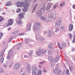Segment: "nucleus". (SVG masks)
Instances as JSON below:
<instances>
[{
  "label": "nucleus",
  "instance_id": "f257e3e1",
  "mask_svg": "<svg viewBox=\"0 0 75 75\" xmlns=\"http://www.w3.org/2000/svg\"><path fill=\"white\" fill-rule=\"evenodd\" d=\"M57 15H55L54 16V14L53 13H49L47 16V18L45 17V16H42L40 18V19L42 20L43 21H45L46 22H50L51 21L50 19H53V20H55L57 18Z\"/></svg>",
  "mask_w": 75,
  "mask_h": 75
},
{
  "label": "nucleus",
  "instance_id": "f03ea898",
  "mask_svg": "<svg viewBox=\"0 0 75 75\" xmlns=\"http://www.w3.org/2000/svg\"><path fill=\"white\" fill-rule=\"evenodd\" d=\"M49 59L50 61V64L51 65V68H54L55 66V62H57L59 60V57H57L55 58V60L53 59V58L52 56H50L49 57Z\"/></svg>",
  "mask_w": 75,
  "mask_h": 75
},
{
  "label": "nucleus",
  "instance_id": "7ed1b4c3",
  "mask_svg": "<svg viewBox=\"0 0 75 75\" xmlns=\"http://www.w3.org/2000/svg\"><path fill=\"white\" fill-rule=\"evenodd\" d=\"M47 50L39 48L37 50L36 52V54L37 56L40 57V55H42V54H45L47 52Z\"/></svg>",
  "mask_w": 75,
  "mask_h": 75
},
{
  "label": "nucleus",
  "instance_id": "20e7f679",
  "mask_svg": "<svg viewBox=\"0 0 75 75\" xmlns=\"http://www.w3.org/2000/svg\"><path fill=\"white\" fill-rule=\"evenodd\" d=\"M41 23L37 22H34L33 27V29L34 30L38 31V30L41 28Z\"/></svg>",
  "mask_w": 75,
  "mask_h": 75
},
{
  "label": "nucleus",
  "instance_id": "39448f33",
  "mask_svg": "<svg viewBox=\"0 0 75 75\" xmlns=\"http://www.w3.org/2000/svg\"><path fill=\"white\" fill-rule=\"evenodd\" d=\"M45 6H43L41 8V10H38L37 11V15L38 16V17L40 18L41 16H42V11H45Z\"/></svg>",
  "mask_w": 75,
  "mask_h": 75
},
{
  "label": "nucleus",
  "instance_id": "423d86ee",
  "mask_svg": "<svg viewBox=\"0 0 75 75\" xmlns=\"http://www.w3.org/2000/svg\"><path fill=\"white\" fill-rule=\"evenodd\" d=\"M30 4L28 3H25L23 5V7L24 8L22 9V11L23 12H26L28 11V8L29 7Z\"/></svg>",
  "mask_w": 75,
  "mask_h": 75
},
{
  "label": "nucleus",
  "instance_id": "0eeeda50",
  "mask_svg": "<svg viewBox=\"0 0 75 75\" xmlns=\"http://www.w3.org/2000/svg\"><path fill=\"white\" fill-rule=\"evenodd\" d=\"M60 50H62L63 48L66 47V43L63 42H60L57 44Z\"/></svg>",
  "mask_w": 75,
  "mask_h": 75
},
{
  "label": "nucleus",
  "instance_id": "6e6552de",
  "mask_svg": "<svg viewBox=\"0 0 75 75\" xmlns=\"http://www.w3.org/2000/svg\"><path fill=\"white\" fill-rule=\"evenodd\" d=\"M60 18H59L58 19V20H57L56 22L55 23V25L57 27V28H58V27H59V25L61 24V23H62V21L61 20H59V19H60Z\"/></svg>",
  "mask_w": 75,
  "mask_h": 75
},
{
  "label": "nucleus",
  "instance_id": "1a4fd4ad",
  "mask_svg": "<svg viewBox=\"0 0 75 75\" xmlns=\"http://www.w3.org/2000/svg\"><path fill=\"white\" fill-rule=\"evenodd\" d=\"M13 51L10 50L8 52V56L6 58L7 59L9 60V59H10L13 57Z\"/></svg>",
  "mask_w": 75,
  "mask_h": 75
},
{
  "label": "nucleus",
  "instance_id": "9d476101",
  "mask_svg": "<svg viewBox=\"0 0 75 75\" xmlns=\"http://www.w3.org/2000/svg\"><path fill=\"white\" fill-rule=\"evenodd\" d=\"M37 69V68L34 67H32L31 70L32 71V75H37V72L36 71Z\"/></svg>",
  "mask_w": 75,
  "mask_h": 75
},
{
  "label": "nucleus",
  "instance_id": "9b49d317",
  "mask_svg": "<svg viewBox=\"0 0 75 75\" xmlns=\"http://www.w3.org/2000/svg\"><path fill=\"white\" fill-rule=\"evenodd\" d=\"M13 19H10L8 20V23L7 25V26L8 27L9 26V25H12L13 23Z\"/></svg>",
  "mask_w": 75,
  "mask_h": 75
},
{
  "label": "nucleus",
  "instance_id": "f8f14e48",
  "mask_svg": "<svg viewBox=\"0 0 75 75\" xmlns=\"http://www.w3.org/2000/svg\"><path fill=\"white\" fill-rule=\"evenodd\" d=\"M36 40H40V41H43V40H44V38H43L42 36H40L38 37V36H37V35H36Z\"/></svg>",
  "mask_w": 75,
  "mask_h": 75
},
{
  "label": "nucleus",
  "instance_id": "ddd939ff",
  "mask_svg": "<svg viewBox=\"0 0 75 75\" xmlns=\"http://www.w3.org/2000/svg\"><path fill=\"white\" fill-rule=\"evenodd\" d=\"M74 26L72 24H70L69 25V31L70 32H71L74 28Z\"/></svg>",
  "mask_w": 75,
  "mask_h": 75
},
{
  "label": "nucleus",
  "instance_id": "4468645a",
  "mask_svg": "<svg viewBox=\"0 0 75 75\" xmlns=\"http://www.w3.org/2000/svg\"><path fill=\"white\" fill-rule=\"evenodd\" d=\"M23 5H24L23 2H20V1H19L17 2V7H22Z\"/></svg>",
  "mask_w": 75,
  "mask_h": 75
},
{
  "label": "nucleus",
  "instance_id": "2eb2a0df",
  "mask_svg": "<svg viewBox=\"0 0 75 75\" xmlns=\"http://www.w3.org/2000/svg\"><path fill=\"white\" fill-rule=\"evenodd\" d=\"M21 64L20 63H17L14 66V69H18V68L20 67Z\"/></svg>",
  "mask_w": 75,
  "mask_h": 75
},
{
  "label": "nucleus",
  "instance_id": "dca6fc26",
  "mask_svg": "<svg viewBox=\"0 0 75 75\" xmlns=\"http://www.w3.org/2000/svg\"><path fill=\"white\" fill-rule=\"evenodd\" d=\"M51 3H49L47 6L46 10L47 11H48V10H50V8H51Z\"/></svg>",
  "mask_w": 75,
  "mask_h": 75
},
{
  "label": "nucleus",
  "instance_id": "f3484780",
  "mask_svg": "<svg viewBox=\"0 0 75 75\" xmlns=\"http://www.w3.org/2000/svg\"><path fill=\"white\" fill-rule=\"evenodd\" d=\"M18 16L19 17L18 18L19 19V20H21V19H23V18L24 17V14L23 13H20L18 15Z\"/></svg>",
  "mask_w": 75,
  "mask_h": 75
},
{
  "label": "nucleus",
  "instance_id": "a211bd4d",
  "mask_svg": "<svg viewBox=\"0 0 75 75\" xmlns=\"http://www.w3.org/2000/svg\"><path fill=\"white\" fill-rule=\"evenodd\" d=\"M18 44V45L17 46L16 48L17 50H19L21 48V44L19 43Z\"/></svg>",
  "mask_w": 75,
  "mask_h": 75
},
{
  "label": "nucleus",
  "instance_id": "6ab92c4d",
  "mask_svg": "<svg viewBox=\"0 0 75 75\" xmlns=\"http://www.w3.org/2000/svg\"><path fill=\"white\" fill-rule=\"evenodd\" d=\"M30 41V39L29 38H26L25 39V44H28V43Z\"/></svg>",
  "mask_w": 75,
  "mask_h": 75
},
{
  "label": "nucleus",
  "instance_id": "aec40b11",
  "mask_svg": "<svg viewBox=\"0 0 75 75\" xmlns=\"http://www.w3.org/2000/svg\"><path fill=\"white\" fill-rule=\"evenodd\" d=\"M22 21L21 20H19L18 21H16V23L17 24L21 25L22 23Z\"/></svg>",
  "mask_w": 75,
  "mask_h": 75
},
{
  "label": "nucleus",
  "instance_id": "412c9836",
  "mask_svg": "<svg viewBox=\"0 0 75 75\" xmlns=\"http://www.w3.org/2000/svg\"><path fill=\"white\" fill-rule=\"evenodd\" d=\"M48 47L50 49H52V48H54V47H53V45L52 43L50 44L48 46Z\"/></svg>",
  "mask_w": 75,
  "mask_h": 75
},
{
  "label": "nucleus",
  "instance_id": "4be33fe9",
  "mask_svg": "<svg viewBox=\"0 0 75 75\" xmlns=\"http://www.w3.org/2000/svg\"><path fill=\"white\" fill-rule=\"evenodd\" d=\"M31 24L29 23L28 24V27L27 28V31H29L30 30V29L31 28Z\"/></svg>",
  "mask_w": 75,
  "mask_h": 75
},
{
  "label": "nucleus",
  "instance_id": "5701e85b",
  "mask_svg": "<svg viewBox=\"0 0 75 75\" xmlns=\"http://www.w3.org/2000/svg\"><path fill=\"white\" fill-rule=\"evenodd\" d=\"M48 35L49 37H51V35H52V33H51V31L50 30H49L48 31Z\"/></svg>",
  "mask_w": 75,
  "mask_h": 75
},
{
  "label": "nucleus",
  "instance_id": "b1692460",
  "mask_svg": "<svg viewBox=\"0 0 75 75\" xmlns=\"http://www.w3.org/2000/svg\"><path fill=\"white\" fill-rule=\"evenodd\" d=\"M4 52V50H2L0 54V57H3V56Z\"/></svg>",
  "mask_w": 75,
  "mask_h": 75
},
{
  "label": "nucleus",
  "instance_id": "393cba45",
  "mask_svg": "<svg viewBox=\"0 0 75 75\" xmlns=\"http://www.w3.org/2000/svg\"><path fill=\"white\" fill-rule=\"evenodd\" d=\"M42 72V71L41 70H39L37 73V75H41Z\"/></svg>",
  "mask_w": 75,
  "mask_h": 75
},
{
  "label": "nucleus",
  "instance_id": "a878e982",
  "mask_svg": "<svg viewBox=\"0 0 75 75\" xmlns=\"http://www.w3.org/2000/svg\"><path fill=\"white\" fill-rule=\"evenodd\" d=\"M4 72V70L3 68H0V74L3 73Z\"/></svg>",
  "mask_w": 75,
  "mask_h": 75
},
{
  "label": "nucleus",
  "instance_id": "bb28decb",
  "mask_svg": "<svg viewBox=\"0 0 75 75\" xmlns=\"http://www.w3.org/2000/svg\"><path fill=\"white\" fill-rule=\"evenodd\" d=\"M37 5H38V4H37L34 6L33 9V11H35V9H36V7H37Z\"/></svg>",
  "mask_w": 75,
  "mask_h": 75
},
{
  "label": "nucleus",
  "instance_id": "cd10ccee",
  "mask_svg": "<svg viewBox=\"0 0 75 75\" xmlns=\"http://www.w3.org/2000/svg\"><path fill=\"white\" fill-rule=\"evenodd\" d=\"M34 51H31L29 53L28 55L29 56H32V54H33Z\"/></svg>",
  "mask_w": 75,
  "mask_h": 75
},
{
  "label": "nucleus",
  "instance_id": "c85d7f7f",
  "mask_svg": "<svg viewBox=\"0 0 75 75\" xmlns=\"http://www.w3.org/2000/svg\"><path fill=\"white\" fill-rule=\"evenodd\" d=\"M28 71V73H30L31 72V68H30V67H28L27 68Z\"/></svg>",
  "mask_w": 75,
  "mask_h": 75
},
{
  "label": "nucleus",
  "instance_id": "c756f323",
  "mask_svg": "<svg viewBox=\"0 0 75 75\" xmlns=\"http://www.w3.org/2000/svg\"><path fill=\"white\" fill-rule=\"evenodd\" d=\"M69 37L70 40H72V35L71 33L69 34Z\"/></svg>",
  "mask_w": 75,
  "mask_h": 75
},
{
  "label": "nucleus",
  "instance_id": "7c9ffc66",
  "mask_svg": "<svg viewBox=\"0 0 75 75\" xmlns=\"http://www.w3.org/2000/svg\"><path fill=\"white\" fill-rule=\"evenodd\" d=\"M59 68H56L53 71L54 73H56V72H57V71L58 70Z\"/></svg>",
  "mask_w": 75,
  "mask_h": 75
},
{
  "label": "nucleus",
  "instance_id": "2f4dec72",
  "mask_svg": "<svg viewBox=\"0 0 75 75\" xmlns=\"http://www.w3.org/2000/svg\"><path fill=\"white\" fill-rule=\"evenodd\" d=\"M61 70H58V72H57V74L58 75H60V74H61Z\"/></svg>",
  "mask_w": 75,
  "mask_h": 75
},
{
  "label": "nucleus",
  "instance_id": "473e14b6",
  "mask_svg": "<svg viewBox=\"0 0 75 75\" xmlns=\"http://www.w3.org/2000/svg\"><path fill=\"white\" fill-rule=\"evenodd\" d=\"M10 4H11V2H8L6 4V6H10Z\"/></svg>",
  "mask_w": 75,
  "mask_h": 75
},
{
  "label": "nucleus",
  "instance_id": "72a5a7b5",
  "mask_svg": "<svg viewBox=\"0 0 75 75\" xmlns=\"http://www.w3.org/2000/svg\"><path fill=\"white\" fill-rule=\"evenodd\" d=\"M3 20H4V18L3 17L0 16V23L1 21H3Z\"/></svg>",
  "mask_w": 75,
  "mask_h": 75
},
{
  "label": "nucleus",
  "instance_id": "f704fd0d",
  "mask_svg": "<svg viewBox=\"0 0 75 75\" xmlns=\"http://www.w3.org/2000/svg\"><path fill=\"white\" fill-rule=\"evenodd\" d=\"M0 61L1 62H3V61H4V57H2L0 59Z\"/></svg>",
  "mask_w": 75,
  "mask_h": 75
},
{
  "label": "nucleus",
  "instance_id": "c9c22d12",
  "mask_svg": "<svg viewBox=\"0 0 75 75\" xmlns=\"http://www.w3.org/2000/svg\"><path fill=\"white\" fill-rule=\"evenodd\" d=\"M58 6V4H57V5H54V6H53V8H54V9H55V8H57V6Z\"/></svg>",
  "mask_w": 75,
  "mask_h": 75
},
{
  "label": "nucleus",
  "instance_id": "e433bc0d",
  "mask_svg": "<svg viewBox=\"0 0 75 75\" xmlns=\"http://www.w3.org/2000/svg\"><path fill=\"white\" fill-rule=\"evenodd\" d=\"M13 37H10L8 40V42H11V40H12V39H13Z\"/></svg>",
  "mask_w": 75,
  "mask_h": 75
},
{
  "label": "nucleus",
  "instance_id": "4c0bfd02",
  "mask_svg": "<svg viewBox=\"0 0 75 75\" xmlns=\"http://www.w3.org/2000/svg\"><path fill=\"white\" fill-rule=\"evenodd\" d=\"M65 4V2H63L60 4V6L62 7V6H64Z\"/></svg>",
  "mask_w": 75,
  "mask_h": 75
},
{
  "label": "nucleus",
  "instance_id": "58836bf2",
  "mask_svg": "<svg viewBox=\"0 0 75 75\" xmlns=\"http://www.w3.org/2000/svg\"><path fill=\"white\" fill-rule=\"evenodd\" d=\"M59 31V29L58 28H56L55 30V33H58Z\"/></svg>",
  "mask_w": 75,
  "mask_h": 75
},
{
  "label": "nucleus",
  "instance_id": "ea45409f",
  "mask_svg": "<svg viewBox=\"0 0 75 75\" xmlns=\"http://www.w3.org/2000/svg\"><path fill=\"white\" fill-rule=\"evenodd\" d=\"M69 69L70 71H72L73 70V67L71 66H70L69 67Z\"/></svg>",
  "mask_w": 75,
  "mask_h": 75
},
{
  "label": "nucleus",
  "instance_id": "a19ab883",
  "mask_svg": "<svg viewBox=\"0 0 75 75\" xmlns=\"http://www.w3.org/2000/svg\"><path fill=\"white\" fill-rule=\"evenodd\" d=\"M24 35V34L23 33H19L18 34L19 36H21V35Z\"/></svg>",
  "mask_w": 75,
  "mask_h": 75
},
{
  "label": "nucleus",
  "instance_id": "79ce46f5",
  "mask_svg": "<svg viewBox=\"0 0 75 75\" xmlns=\"http://www.w3.org/2000/svg\"><path fill=\"white\" fill-rule=\"evenodd\" d=\"M21 11V9L18 8V10L16 11V12L17 13H20Z\"/></svg>",
  "mask_w": 75,
  "mask_h": 75
},
{
  "label": "nucleus",
  "instance_id": "37998d69",
  "mask_svg": "<svg viewBox=\"0 0 75 75\" xmlns=\"http://www.w3.org/2000/svg\"><path fill=\"white\" fill-rule=\"evenodd\" d=\"M52 53V52H51V51L50 50H48L47 52V53L48 54H51Z\"/></svg>",
  "mask_w": 75,
  "mask_h": 75
},
{
  "label": "nucleus",
  "instance_id": "c03bdc74",
  "mask_svg": "<svg viewBox=\"0 0 75 75\" xmlns=\"http://www.w3.org/2000/svg\"><path fill=\"white\" fill-rule=\"evenodd\" d=\"M3 34L2 33H0V40L1 39V38L2 37H3Z\"/></svg>",
  "mask_w": 75,
  "mask_h": 75
},
{
  "label": "nucleus",
  "instance_id": "a18cd8bd",
  "mask_svg": "<svg viewBox=\"0 0 75 75\" xmlns=\"http://www.w3.org/2000/svg\"><path fill=\"white\" fill-rule=\"evenodd\" d=\"M3 67H7V65L5 64H3Z\"/></svg>",
  "mask_w": 75,
  "mask_h": 75
},
{
  "label": "nucleus",
  "instance_id": "49530a36",
  "mask_svg": "<svg viewBox=\"0 0 75 75\" xmlns=\"http://www.w3.org/2000/svg\"><path fill=\"white\" fill-rule=\"evenodd\" d=\"M61 28L62 30H64L65 29V27L64 26H62L61 27Z\"/></svg>",
  "mask_w": 75,
  "mask_h": 75
},
{
  "label": "nucleus",
  "instance_id": "de8ad7c7",
  "mask_svg": "<svg viewBox=\"0 0 75 75\" xmlns=\"http://www.w3.org/2000/svg\"><path fill=\"white\" fill-rule=\"evenodd\" d=\"M45 61H44L43 62H40V64H41V65H42V64H44V63H45Z\"/></svg>",
  "mask_w": 75,
  "mask_h": 75
},
{
  "label": "nucleus",
  "instance_id": "09e8293b",
  "mask_svg": "<svg viewBox=\"0 0 75 75\" xmlns=\"http://www.w3.org/2000/svg\"><path fill=\"white\" fill-rule=\"evenodd\" d=\"M69 70H68V69H67L66 71V73L67 74H69Z\"/></svg>",
  "mask_w": 75,
  "mask_h": 75
},
{
  "label": "nucleus",
  "instance_id": "8fccbe9b",
  "mask_svg": "<svg viewBox=\"0 0 75 75\" xmlns=\"http://www.w3.org/2000/svg\"><path fill=\"white\" fill-rule=\"evenodd\" d=\"M72 42L73 43H75V39H73V40H72Z\"/></svg>",
  "mask_w": 75,
  "mask_h": 75
},
{
  "label": "nucleus",
  "instance_id": "3c124183",
  "mask_svg": "<svg viewBox=\"0 0 75 75\" xmlns=\"http://www.w3.org/2000/svg\"><path fill=\"white\" fill-rule=\"evenodd\" d=\"M24 57L25 58H28V56H27V55H25Z\"/></svg>",
  "mask_w": 75,
  "mask_h": 75
},
{
  "label": "nucleus",
  "instance_id": "603ef678",
  "mask_svg": "<svg viewBox=\"0 0 75 75\" xmlns=\"http://www.w3.org/2000/svg\"><path fill=\"white\" fill-rule=\"evenodd\" d=\"M71 50L72 51H75V48H72Z\"/></svg>",
  "mask_w": 75,
  "mask_h": 75
},
{
  "label": "nucleus",
  "instance_id": "864d4df0",
  "mask_svg": "<svg viewBox=\"0 0 75 75\" xmlns=\"http://www.w3.org/2000/svg\"><path fill=\"white\" fill-rule=\"evenodd\" d=\"M73 8H74V9H75V5H74L73 6Z\"/></svg>",
  "mask_w": 75,
  "mask_h": 75
},
{
  "label": "nucleus",
  "instance_id": "5fc2aeb1",
  "mask_svg": "<svg viewBox=\"0 0 75 75\" xmlns=\"http://www.w3.org/2000/svg\"><path fill=\"white\" fill-rule=\"evenodd\" d=\"M11 28H8V31L10 30L11 29Z\"/></svg>",
  "mask_w": 75,
  "mask_h": 75
},
{
  "label": "nucleus",
  "instance_id": "6e6d98bb",
  "mask_svg": "<svg viewBox=\"0 0 75 75\" xmlns=\"http://www.w3.org/2000/svg\"><path fill=\"white\" fill-rule=\"evenodd\" d=\"M43 72H44L45 73L47 72V70H43Z\"/></svg>",
  "mask_w": 75,
  "mask_h": 75
},
{
  "label": "nucleus",
  "instance_id": "4d7b16f0",
  "mask_svg": "<svg viewBox=\"0 0 75 75\" xmlns=\"http://www.w3.org/2000/svg\"><path fill=\"white\" fill-rule=\"evenodd\" d=\"M39 67L40 68H41V67H42V66L40 65L39 66Z\"/></svg>",
  "mask_w": 75,
  "mask_h": 75
},
{
  "label": "nucleus",
  "instance_id": "13d9d810",
  "mask_svg": "<svg viewBox=\"0 0 75 75\" xmlns=\"http://www.w3.org/2000/svg\"><path fill=\"white\" fill-rule=\"evenodd\" d=\"M20 71H21V72H23V69H20Z\"/></svg>",
  "mask_w": 75,
  "mask_h": 75
},
{
  "label": "nucleus",
  "instance_id": "bf43d9fd",
  "mask_svg": "<svg viewBox=\"0 0 75 75\" xmlns=\"http://www.w3.org/2000/svg\"><path fill=\"white\" fill-rule=\"evenodd\" d=\"M44 33L45 34H47V31H45Z\"/></svg>",
  "mask_w": 75,
  "mask_h": 75
},
{
  "label": "nucleus",
  "instance_id": "052dcab7",
  "mask_svg": "<svg viewBox=\"0 0 75 75\" xmlns=\"http://www.w3.org/2000/svg\"><path fill=\"white\" fill-rule=\"evenodd\" d=\"M2 14H3V15H5L6 14V13H2Z\"/></svg>",
  "mask_w": 75,
  "mask_h": 75
},
{
  "label": "nucleus",
  "instance_id": "680f3d73",
  "mask_svg": "<svg viewBox=\"0 0 75 75\" xmlns=\"http://www.w3.org/2000/svg\"><path fill=\"white\" fill-rule=\"evenodd\" d=\"M11 35H15V34H14V33H12L11 34Z\"/></svg>",
  "mask_w": 75,
  "mask_h": 75
},
{
  "label": "nucleus",
  "instance_id": "e2e57ef3",
  "mask_svg": "<svg viewBox=\"0 0 75 75\" xmlns=\"http://www.w3.org/2000/svg\"><path fill=\"white\" fill-rule=\"evenodd\" d=\"M0 9L1 10H3V8H0Z\"/></svg>",
  "mask_w": 75,
  "mask_h": 75
},
{
  "label": "nucleus",
  "instance_id": "0e129e2a",
  "mask_svg": "<svg viewBox=\"0 0 75 75\" xmlns=\"http://www.w3.org/2000/svg\"><path fill=\"white\" fill-rule=\"evenodd\" d=\"M11 67V65L10 64V65L9 66V68H10V67Z\"/></svg>",
  "mask_w": 75,
  "mask_h": 75
},
{
  "label": "nucleus",
  "instance_id": "69168bd1",
  "mask_svg": "<svg viewBox=\"0 0 75 75\" xmlns=\"http://www.w3.org/2000/svg\"><path fill=\"white\" fill-rule=\"evenodd\" d=\"M74 61H75V56L74 57Z\"/></svg>",
  "mask_w": 75,
  "mask_h": 75
},
{
  "label": "nucleus",
  "instance_id": "338daca9",
  "mask_svg": "<svg viewBox=\"0 0 75 75\" xmlns=\"http://www.w3.org/2000/svg\"><path fill=\"white\" fill-rule=\"evenodd\" d=\"M63 67H65V64H63Z\"/></svg>",
  "mask_w": 75,
  "mask_h": 75
},
{
  "label": "nucleus",
  "instance_id": "774afa93",
  "mask_svg": "<svg viewBox=\"0 0 75 75\" xmlns=\"http://www.w3.org/2000/svg\"><path fill=\"white\" fill-rule=\"evenodd\" d=\"M75 39V36H74V39Z\"/></svg>",
  "mask_w": 75,
  "mask_h": 75
}]
</instances>
